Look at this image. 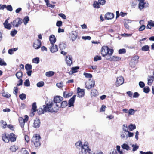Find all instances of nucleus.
<instances>
[{
	"mask_svg": "<svg viewBox=\"0 0 154 154\" xmlns=\"http://www.w3.org/2000/svg\"><path fill=\"white\" fill-rule=\"evenodd\" d=\"M32 61L33 63L38 64L39 62V58L38 57H36L33 58L32 60Z\"/></svg>",
	"mask_w": 154,
	"mask_h": 154,
	"instance_id": "46",
	"label": "nucleus"
},
{
	"mask_svg": "<svg viewBox=\"0 0 154 154\" xmlns=\"http://www.w3.org/2000/svg\"><path fill=\"white\" fill-rule=\"evenodd\" d=\"M132 146L133 147L132 150L133 151H136L139 148V146H137L136 145L133 144L132 145Z\"/></svg>",
	"mask_w": 154,
	"mask_h": 154,
	"instance_id": "49",
	"label": "nucleus"
},
{
	"mask_svg": "<svg viewBox=\"0 0 154 154\" xmlns=\"http://www.w3.org/2000/svg\"><path fill=\"white\" fill-rule=\"evenodd\" d=\"M37 106L36 105V103L34 102L32 105V111L33 112H35L36 111Z\"/></svg>",
	"mask_w": 154,
	"mask_h": 154,
	"instance_id": "41",
	"label": "nucleus"
},
{
	"mask_svg": "<svg viewBox=\"0 0 154 154\" xmlns=\"http://www.w3.org/2000/svg\"><path fill=\"white\" fill-rule=\"evenodd\" d=\"M62 24V22L61 21H58L56 23V26L58 27L61 26Z\"/></svg>",
	"mask_w": 154,
	"mask_h": 154,
	"instance_id": "62",
	"label": "nucleus"
},
{
	"mask_svg": "<svg viewBox=\"0 0 154 154\" xmlns=\"http://www.w3.org/2000/svg\"><path fill=\"white\" fill-rule=\"evenodd\" d=\"M41 45V41L38 39L37 40V42L34 43L33 45V47L36 49L40 48Z\"/></svg>",
	"mask_w": 154,
	"mask_h": 154,
	"instance_id": "14",
	"label": "nucleus"
},
{
	"mask_svg": "<svg viewBox=\"0 0 154 154\" xmlns=\"http://www.w3.org/2000/svg\"><path fill=\"white\" fill-rule=\"evenodd\" d=\"M44 85V82L43 81H40L38 82L37 84V86L38 87H41L43 86Z\"/></svg>",
	"mask_w": 154,
	"mask_h": 154,
	"instance_id": "45",
	"label": "nucleus"
},
{
	"mask_svg": "<svg viewBox=\"0 0 154 154\" xmlns=\"http://www.w3.org/2000/svg\"><path fill=\"white\" fill-rule=\"evenodd\" d=\"M54 74V72L52 71H49L46 72L45 75L48 77H51Z\"/></svg>",
	"mask_w": 154,
	"mask_h": 154,
	"instance_id": "32",
	"label": "nucleus"
},
{
	"mask_svg": "<svg viewBox=\"0 0 154 154\" xmlns=\"http://www.w3.org/2000/svg\"><path fill=\"white\" fill-rule=\"evenodd\" d=\"M121 147L123 149H125L127 151L131 149L129 146L126 143H124L122 145Z\"/></svg>",
	"mask_w": 154,
	"mask_h": 154,
	"instance_id": "28",
	"label": "nucleus"
},
{
	"mask_svg": "<svg viewBox=\"0 0 154 154\" xmlns=\"http://www.w3.org/2000/svg\"><path fill=\"white\" fill-rule=\"evenodd\" d=\"M79 69V67L78 66H76L72 67L71 68V70H73V71L74 73H76L77 72V70Z\"/></svg>",
	"mask_w": 154,
	"mask_h": 154,
	"instance_id": "53",
	"label": "nucleus"
},
{
	"mask_svg": "<svg viewBox=\"0 0 154 154\" xmlns=\"http://www.w3.org/2000/svg\"><path fill=\"white\" fill-rule=\"evenodd\" d=\"M67 106V102L66 101H63L61 103L60 107L62 108H65Z\"/></svg>",
	"mask_w": 154,
	"mask_h": 154,
	"instance_id": "33",
	"label": "nucleus"
},
{
	"mask_svg": "<svg viewBox=\"0 0 154 154\" xmlns=\"http://www.w3.org/2000/svg\"><path fill=\"white\" fill-rule=\"evenodd\" d=\"M100 5L99 2H98V1H95L93 4V6L94 8H100Z\"/></svg>",
	"mask_w": 154,
	"mask_h": 154,
	"instance_id": "36",
	"label": "nucleus"
},
{
	"mask_svg": "<svg viewBox=\"0 0 154 154\" xmlns=\"http://www.w3.org/2000/svg\"><path fill=\"white\" fill-rule=\"evenodd\" d=\"M86 148L87 147L85 148V147L84 149V148L83 149L82 151L79 152V154H85L87 152H88L89 153H90V152L91 151V149L86 150L85 148Z\"/></svg>",
	"mask_w": 154,
	"mask_h": 154,
	"instance_id": "27",
	"label": "nucleus"
},
{
	"mask_svg": "<svg viewBox=\"0 0 154 154\" xmlns=\"http://www.w3.org/2000/svg\"><path fill=\"white\" fill-rule=\"evenodd\" d=\"M143 92L146 93H148L150 91V89L149 88L148 86H146L143 87Z\"/></svg>",
	"mask_w": 154,
	"mask_h": 154,
	"instance_id": "42",
	"label": "nucleus"
},
{
	"mask_svg": "<svg viewBox=\"0 0 154 154\" xmlns=\"http://www.w3.org/2000/svg\"><path fill=\"white\" fill-rule=\"evenodd\" d=\"M135 112V111L132 109H130L128 110V116L133 115Z\"/></svg>",
	"mask_w": 154,
	"mask_h": 154,
	"instance_id": "43",
	"label": "nucleus"
},
{
	"mask_svg": "<svg viewBox=\"0 0 154 154\" xmlns=\"http://www.w3.org/2000/svg\"><path fill=\"white\" fill-rule=\"evenodd\" d=\"M98 2L100 5H104L106 2V0H98Z\"/></svg>",
	"mask_w": 154,
	"mask_h": 154,
	"instance_id": "55",
	"label": "nucleus"
},
{
	"mask_svg": "<svg viewBox=\"0 0 154 154\" xmlns=\"http://www.w3.org/2000/svg\"><path fill=\"white\" fill-rule=\"evenodd\" d=\"M124 82L123 78L122 76H120L118 77L116 82V85L118 86L122 85Z\"/></svg>",
	"mask_w": 154,
	"mask_h": 154,
	"instance_id": "11",
	"label": "nucleus"
},
{
	"mask_svg": "<svg viewBox=\"0 0 154 154\" xmlns=\"http://www.w3.org/2000/svg\"><path fill=\"white\" fill-rule=\"evenodd\" d=\"M7 126V124L6 122L2 120L0 121V126L3 129L5 128Z\"/></svg>",
	"mask_w": 154,
	"mask_h": 154,
	"instance_id": "23",
	"label": "nucleus"
},
{
	"mask_svg": "<svg viewBox=\"0 0 154 154\" xmlns=\"http://www.w3.org/2000/svg\"><path fill=\"white\" fill-rule=\"evenodd\" d=\"M19 120L20 125L22 128L23 129L25 122L23 120V119L21 117L19 118Z\"/></svg>",
	"mask_w": 154,
	"mask_h": 154,
	"instance_id": "26",
	"label": "nucleus"
},
{
	"mask_svg": "<svg viewBox=\"0 0 154 154\" xmlns=\"http://www.w3.org/2000/svg\"><path fill=\"white\" fill-rule=\"evenodd\" d=\"M10 140L11 142H14L16 140V137L13 133H11L9 137Z\"/></svg>",
	"mask_w": 154,
	"mask_h": 154,
	"instance_id": "20",
	"label": "nucleus"
},
{
	"mask_svg": "<svg viewBox=\"0 0 154 154\" xmlns=\"http://www.w3.org/2000/svg\"><path fill=\"white\" fill-rule=\"evenodd\" d=\"M107 59L109 60L110 61H117L120 60L121 59V58L117 56H114L112 57H110V58H107Z\"/></svg>",
	"mask_w": 154,
	"mask_h": 154,
	"instance_id": "19",
	"label": "nucleus"
},
{
	"mask_svg": "<svg viewBox=\"0 0 154 154\" xmlns=\"http://www.w3.org/2000/svg\"><path fill=\"white\" fill-rule=\"evenodd\" d=\"M129 128L131 131H132L136 128V126L135 124H131L128 126Z\"/></svg>",
	"mask_w": 154,
	"mask_h": 154,
	"instance_id": "34",
	"label": "nucleus"
},
{
	"mask_svg": "<svg viewBox=\"0 0 154 154\" xmlns=\"http://www.w3.org/2000/svg\"><path fill=\"white\" fill-rule=\"evenodd\" d=\"M2 95L3 97L7 98H9L11 96L9 94L6 93H3Z\"/></svg>",
	"mask_w": 154,
	"mask_h": 154,
	"instance_id": "60",
	"label": "nucleus"
},
{
	"mask_svg": "<svg viewBox=\"0 0 154 154\" xmlns=\"http://www.w3.org/2000/svg\"><path fill=\"white\" fill-rule=\"evenodd\" d=\"M40 125V120L38 118H36L34 120L33 127L35 128H38Z\"/></svg>",
	"mask_w": 154,
	"mask_h": 154,
	"instance_id": "15",
	"label": "nucleus"
},
{
	"mask_svg": "<svg viewBox=\"0 0 154 154\" xmlns=\"http://www.w3.org/2000/svg\"><path fill=\"white\" fill-rule=\"evenodd\" d=\"M43 112L48 111L51 113L57 112L60 106L56 103L51 101L48 103H46V106H43Z\"/></svg>",
	"mask_w": 154,
	"mask_h": 154,
	"instance_id": "1",
	"label": "nucleus"
},
{
	"mask_svg": "<svg viewBox=\"0 0 154 154\" xmlns=\"http://www.w3.org/2000/svg\"><path fill=\"white\" fill-rule=\"evenodd\" d=\"M83 74L84 75L85 77L87 78H91L92 77V75L90 73L84 72Z\"/></svg>",
	"mask_w": 154,
	"mask_h": 154,
	"instance_id": "44",
	"label": "nucleus"
},
{
	"mask_svg": "<svg viewBox=\"0 0 154 154\" xmlns=\"http://www.w3.org/2000/svg\"><path fill=\"white\" fill-rule=\"evenodd\" d=\"M148 23L149 26L152 27H154V22L152 20H150L148 22Z\"/></svg>",
	"mask_w": 154,
	"mask_h": 154,
	"instance_id": "64",
	"label": "nucleus"
},
{
	"mask_svg": "<svg viewBox=\"0 0 154 154\" xmlns=\"http://www.w3.org/2000/svg\"><path fill=\"white\" fill-rule=\"evenodd\" d=\"M75 145L76 147L79 149H81V151L83 150V149L85 148V147H86L87 148H85L86 150L90 149L89 148L88 146L87 145V143H84V144L83 145L81 141H78L75 144ZM86 148V147H85Z\"/></svg>",
	"mask_w": 154,
	"mask_h": 154,
	"instance_id": "4",
	"label": "nucleus"
},
{
	"mask_svg": "<svg viewBox=\"0 0 154 154\" xmlns=\"http://www.w3.org/2000/svg\"><path fill=\"white\" fill-rule=\"evenodd\" d=\"M113 52V50L110 49L107 46L103 47L102 48L101 53L103 56H105L107 55L109 56L112 55Z\"/></svg>",
	"mask_w": 154,
	"mask_h": 154,
	"instance_id": "3",
	"label": "nucleus"
},
{
	"mask_svg": "<svg viewBox=\"0 0 154 154\" xmlns=\"http://www.w3.org/2000/svg\"><path fill=\"white\" fill-rule=\"evenodd\" d=\"M120 146H119L117 145L116 146V150L120 154H123L124 153L122 151L120 150Z\"/></svg>",
	"mask_w": 154,
	"mask_h": 154,
	"instance_id": "50",
	"label": "nucleus"
},
{
	"mask_svg": "<svg viewBox=\"0 0 154 154\" xmlns=\"http://www.w3.org/2000/svg\"><path fill=\"white\" fill-rule=\"evenodd\" d=\"M88 82L89 84V85L87 86L86 85V83H85V87L89 89H90L93 88L95 85V82L94 80H91V79H89Z\"/></svg>",
	"mask_w": 154,
	"mask_h": 154,
	"instance_id": "8",
	"label": "nucleus"
},
{
	"mask_svg": "<svg viewBox=\"0 0 154 154\" xmlns=\"http://www.w3.org/2000/svg\"><path fill=\"white\" fill-rule=\"evenodd\" d=\"M154 77L152 76H149L148 78V85H151L153 82Z\"/></svg>",
	"mask_w": 154,
	"mask_h": 154,
	"instance_id": "22",
	"label": "nucleus"
},
{
	"mask_svg": "<svg viewBox=\"0 0 154 154\" xmlns=\"http://www.w3.org/2000/svg\"><path fill=\"white\" fill-rule=\"evenodd\" d=\"M0 65L1 66H6V63L1 58H0Z\"/></svg>",
	"mask_w": 154,
	"mask_h": 154,
	"instance_id": "59",
	"label": "nucleus"
},
{
	"mask_svg": "<svg viewBox=\"0 0 154 154\" xmlns=\"http://www.w3.org/2000/svg\"><path fill=\"white\" fill-rule=\"evenodd\" d=\"M77 96L79 97H82L84 96L85 92L84 90L81 89L79 87L77 88Z\"/></svg>",
	"mask_w": 154,
	"mask_h": 154,
	"instance_id": "12",
	"label": "nucleus"
},
{
	"mask_svg": "<svg viewBox=\"0 0 154 154\" xmlns=\"http://www.w3.org/2000/svg\"><path fill=\"white\" fill-rule=\"evenodd\" d=\"M49 40L51 44H54L56 41V38L54 35H50L49 37Z\"/></svg>",
	"mask_w": 154,
	"mask_h": 154,
	"instance_id": "21",
	"label": "nucleus"
},
{
	"mask_svg": "<svg viewBox=\"0 0 154 154\" xmlns=\"http://www.w3.org/2000/svg\"><path fill=\"white\" fill-rule=\"evenodd\" d=\"M98 93V92L97 91L96 89H92L91 91V95L92 97L93 96H95L97 95Z\"/></svg>",
	"mask_w": 154,
	"mask_h": 154,
	"instance_id": "37",
	"label": "nucleus"
},
{
	"mask_svg": "<svg viewBox=\"0 0 154 154\" xmlns=\"http://www.w3.org/2000/svg\"><path fill=\"white\" fill-rule=\"evenodd\" d=\"M58 15L62 17V18L64 19H66V17L65 15L63 14L62 13H60L58 14Z\"/></svg>",
	"mask_w": 154,
	"mask_h": 154,
	"instance_id": "63",
	"label": "nucleus"
},
{
	"mask_svg": "<svg viewBox=\"0 0 154 154\" xmlns=\"http://www.w3.org/2000/svg\"><path fill=\"white\" fill-rule=\"evenodd\" d=\"M101 60V57L100 56H96L94 58V61H97L98 60Z\"/></svg>",
	"mask_w": 154,
	"mask_h": 154,
	"instance_id": "51",
	"label": "nucleus"
},
{
	"mask_svg": "<svg viewBox=\"0 0 154 154\" xmlns=\"http://www.w3.org/2000/svg\"><path fill=\"white\" fill-rule=\"evenodd\" d=\"M2 137L3 141L5 143H8L10 141L9 134L7 133L2 134Z\"/></svg>",
	"mask_w": 154,
	"mask_h": 154,
	"instance_id": "9",
	"label": "nucleus"
},
{
	"mask_svg": "<svg viewBox=\"0 0 154 154\" xmlns=\"http://www.w3.org/2000/svg\"><path fill=\"white\" fill-rule=\"evenodd\" d=\"M139 8L140 10H142L144 7L145 3L144 1L143 0L141 1H139Z\"/></svg>",
	"mask_w": 154,
	"mask_h": 154,
	"instance_id": "25",
	"label": "nucleus"
},
{
	"mask_svg": "<svg viewBox=\"0 0 154 154\" xmlns=\"http://www.w3.org/2000/svg\"><path fill=\"white\" fill-rule=\"evenodd\" d=\"M25 68L27 71L31 70L32 69V66L30 64H27L25 65Z\"/></svg>",
	"mask_w": 154,
	"mask_h": 154,
	"instance_id": "39",
	"label": "nucleus"
},
{
	"mask_svg": "<svg viewBox=\"0 0 154 154\" xmlns=\"http://www.w3.org/2000/svg\"><path fill=\"white\" fill-rule=\"evenodd\" d=\"M59 48L60 50H63L65 49L66 48V45L64 43H61L59 45Z\"/></svg>",
	"mask_w": 154,
	"mask_h": 154,
	"instance_id": "29",
	"label": "nucleus"
},
{
	"mask_svg": "<svg viewBox=\"0 0 154 154\" xmlns=\"http://www.w3.org/2000/svg\"><path fill=\"white\" fill-rule=\"evenodd\" d=\"M18 149V146L13 145L10 147L9 149L12 152H15Z\"/></svg>",
	"mask_w": 154,
	"mask_h": 154,
	"instance_id": "30",
	"label": "nucleus"
},
{
	"mask_svg": "<svg viewBox=\"0 0 154 154\" xmlns=\"http://www.w3.org/2000/svg\"><path fill=\"white\" fill-rule=\"evenodd\" d=\"M4 25L5 27V28H6L9 30L12 27L11 25L9 23L6 24Z\"/></svg>",
	"mask_w": 154,
	"mask_h": 154,
	"instance_id": "52",
	"label": "nucleus"
},
{
	"mask_svg": "<svg viewBox=\"0 0 154 154\" xmlns=\"http://www.w3.org/2000/svg\"><path fill=\"white\" fill-rule=\"evenodd\" d=\"M105 18L109 20L113 19L114 17V14L112 13H107L105 15Z\"/></svg>",
	"mask_w": 154,
	"mask_h": 154,
	"instance_id": "18",
	"label": "nucleus"
},
{
	"mask_svg": "<svg viewBox=\"0 0 154 154\" xmlns=\"http://www.w3.org/2000/svg\"><path fill=\"white\" fill-rule=\"evenodd\" d=\"M65 60L66 64L69 66H70L72 64V58L71 55L66 56H65Z\"/></svg>",
	"mask_w": 154,
	"mask_h": 154,
	"instance_id": "6",
	"label": "nucleus"
},
{
	"mask_svg": "<svg viewBox=\"0 0 154 154\" xmlns=\"http://www.w3.org/2000/svg\"><path fill=\"white\" fill-rule=\"evenodd\" d=\"M24 85L26 87H28L30 86V82L28 79H27L24 82Z\"/></svg>",
	"mask_w": 154,
	"mask_h": 154,
	"instance_id": "47",
	"label": "nucleus"
},
{
	"mask_svg": "<svg viewBox=\"0 0 154 154\" xmlns=\"http://www.w3.org/2000/svg\"><path fill=\"white\" fill-rule=\"evenodd\" d=\"M126 50L125 49L123 48L119 50V54H124L126 53Z\"/></svg>",
	"mask_w": 154,
	"mask_h": 154,
	"instance_id": "48",
	"label": "nucleus"
},
{
	"mask_svg": "<svg viewBox=\"0 0 154 154\" xmlns=\"http://www.w3.org/2000/svg\"><path fill=\"white\" fill-rule=\"evenodd\" d=\"M126 129L123 128V131L121 132V137L122 139H126L128 137V129L127 125H126Z\"/></svg>",
	"mask_w": 154,
	"mask_h": 154,
	"instance_id": "7",
	"label": "nucleus"
},
{
	"mask_svg": "<svg viewBox=\"0 0 154 154\" xmlns=\"http://www.w3.org/2000/svg\"><path fill=\"white\" fill-rule=\"evenodd\" d=\"M21 151L22 152V154H29L28 151L26 150L25 148H22Z\"/></svg>",
	"mask_w": 154,
	"mask_h": 154,
	"instance_id": "57",
	"label": "nucleus"
},
{
	"mask_svg": "<svg viewBox=\"0 0 154 154\" xmlns=\"http://www.w3.org/2000/svg\"><path fill=\"white\" fill-rule=\"evenodd\" d=\"M56 85L57 87L60 88L63 87V82H61L59 83H57L56 84Z\"/></svg>",
	"mask_w": 154,
	"mask_h": 154,
	"instance_id": "61",
	"label": "nucleus"
},
{
	"mask_svg": "<svg viewBox=\"0 0 154 154\" xmlns=\"http://www.w3.org/2000/svg\"><path fill=\"white\" fill-rule=\"evenodd\" d=\"M41 137L40 135L38 134H34L32 137L31 142L32 144H33L36 148L39 147L41 145L40 140Z\"/></svg>",
	"mask_w": 154,
	"mask_h": 154,
	"instance_id": "2",
	"label": "nucleus"
},
{
	"mask_svg": "<svg viewBox=\"0 0 154 154\" xmlns=\"http://www.w3.org/2000/svg\"><path fill=\"white\" fill-rule=\"evenodd\" d=\"M17 30H14L13 31H11V36H14L17 33Z\"/></svg>",
	"mask_w": 154,
	"mask_h": 154,
	"instance_id": "58",
	"label": "nucleus"
},
{
	"mask_svg": "<svg viewBox=\"0 0 154 154\" xmlns=\"http://www.w3.org/2000/svg\"><path fill=\"white\" fill-rule=\"evenodd\" d=\"M139 58V57L138 56H135L131 60V62H132V63H133L134 64L137 63L138 62V59Z\"/></svg>",
	"mask_w": 154,
	"mask_h": 154,
	"instance_id": "24",
	"label": "nucleus"
},
{
	"mask_svg": "<svg viewBox=\"0 0 154 154\" xmlns=\"http://www.w3.org/2000/svg\"><path fill=\"white\" fill-rule=\"evenodd\" d=\"M29 20V17L27 16H26L23 19V22L25 25H26Z\"/></svg>",
	"mask_w": 154,
	"mask_h": 154,
	"instance_id": "31",
	"label": "nucleus"
},
{
	"mask_svg": "<svg viewBox=\"0 0 154 154\" xmlns=\"http://www.w3.org/2000/svg\"><path fill=\"white\" fill-rule=\"evenodd\" d=\"M16 76L18 79H20L22 77L23 75V73L21 72H17L15 75Z\"/></svg>",
	"mask_w": 154,
	"mask_h": 154,
	"instance_id": "35",
	"label": "nucleus"
},
{
	"mask_svg": "<svg viewBox=\"0 0 154 154\" xmlns=\"http://www.w3.org/2000/svg\"><path fill=\"white\" fill-rule=\"evenodd\" d=\"M139 86L141 88H143L145 87V84L142 81H140L139 82Z\"/></svg>",
	"mask_w": 154,
	"mask_h": 154,
	"instance_id": "56",
	"label": "nucleus"
},
{
	"mask_svg": "<svg viewBox=\"0 0 154 154\" xmlns=\"http://www.w3.org/2000/svg\"><path fill=\"white\" fill-rule=\"evenodd\" d=\"M70 38L72 41L75 40L77 38L78 34L75 31H72L71 32Z\"/></svg>",
	"mask_w": 154,
	"mask_h": 154,
	"instance_id": "10",
	"label": "nucleus"
},
{
	"mask_svg": "<svg viewBox=\"0 0 154 154\" xmlns=\"http://www.w3.org/2000/svg\"><path fill=\"white\" fill-rule=\"evenodd\" d=\"M63 100V98L62 97L56 96L54 97L53 101L57 104Z\"/></svg>",
	"mask_w": 154,
	"mask_h": 154,
	"instance_id": "17",
	"label": "nucleus"
},
{
	"mask_svg": "<svg viewBox=\"0 0 154 154\" xmlns=\"http://www.w3.org/2000/svg\"><path fill=\"white\" fill-rule=\"evenodd\" d=\"M7 10L10 11H11L13 10V8L12 6L11 5H8L6 6V8Z\"/></svg>",
	"mask_w": 154,
	"mask_h": 154,
	"instance_id": "54",
	"label": "nucleus"
},
{
	"mask_svg": "<svg viewBox=\"0 0 154 154\" xmlns=\"http://www.w3.org/2000/svg\"><path fill=\"white\" fill-rule=\"evenodd\" d=\"M76 97V95H74L69 100L68 102L69 107H71V106H73V104L74 103Z\"/></svg>",
	"mask_w": 154,
	"mask_h": 154,
	"instance_id": "13",
	"label": "nucleus"
},
{
	"mask_svg": "<svg viewBox=\"0 0 154 154\" xmlns=\"http://www.w3.org/2000/svg\"><path fill=\"white\" fill-rule=\"evenodd\" d=\"M26 95L24 93H22L19 96V98L22 100H25L26 98Z\"/></svg>",
	"mask_w": 154,
	"mask_h": 154,
	"instance_id": "40",
	"label": "nucleus"
},
{
	"mask_svg": "<svg viewBox=\"0 0 154 154\" xmlns=\"http://www.w3.org/2000/svg\"><path fill=\"white\" fill-rule=\"evenodd\" d=\"M49 48L51 52L52 53L57 52L58 51L57 46L56 45L51 44Z\"/></svg>",
	"mask_w": 154,
	"mask_h": 154,
	"instance_id": "16",
	"label": "nucleus"
},
{
	"mask_svg": "<svg viewBox=\"0 0 154 154\" xmlns=\"http://www.w3.org/2000/svg\"><path fill=\"white\" fill-rule=\"evenodd\" d=\"M149 47L148 45H146L143 46L141 48V50L142 51H147L149 50Z\"/></svg>",
	"mask_w": 154,
	"mask_h": 154,
	"instance_id": "38",
	"label": "nucleus"
},
{
	"mask_svg": "<svg viewBox=\"0 0 154 154\" xmlns=\"http://www.w3.org/2000/svg\"><path fill=\"white\" fill-rule=\"evenodd\" d=\"M22 23L23 20L19 17L14 20L12 23L14 27H18L21 25Z\"/></svg>",
	"mask_w": 154,
	"mask_h": 154,
	"instance_id": "5",
	"label": "nucleus"
}]
</instances>
